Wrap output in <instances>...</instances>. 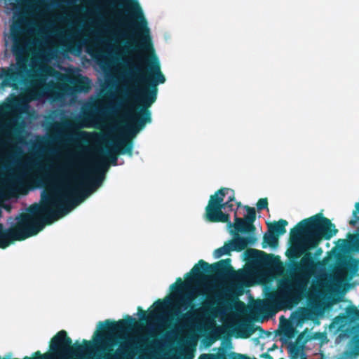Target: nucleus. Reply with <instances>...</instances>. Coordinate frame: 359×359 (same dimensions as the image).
<instances>
[{"label": "nucleus", "mask_w": 359, "mask_h": 359, "mask_svg": "<svg viewBox=\"0 0 359 359\" xmlns=\"http://www.w3.org/2000/svg\"><path fill=\"white\" fill-rule=\"evenodd\" d=\"M358 352L359 337H355L350 343V349L343 353L341 359H357Z\"/></svg>", "instance_id": "22"}, {"label": "nucleus", "mask_w": 359, "mask_h": 359, "mask_svg": "<svg viewBox=\"0 0 359 359\" xmlns=\"http://www.w3.org/2000/svg\"><path fill=\"white\" fill-rule=\"evenodd\" d=\"M113 39L118 42L121 40L126 39L129 37L128 32L126 30L118 29L117 27L111 32Z\"/></svg>", "instance_id": "28"}, {"label": "nucleus", "mask_w": 359, "mask_h": 359, "mask_svg": "<svg viewBox=\"0 0 359 359\" xmlns=\"http://www.w3.org/2000/svg\"><path fill=\"white\" fill-rule=\"evenodd\" d=\"M58 20L60 21V22H66L67 20V17H64V16H60L58 18Z\"/></svg>", "instance_id": "45"}, {"label": "nucleus", "mask_w": 359, "mask_h": 359, "mask_svg": "<svg viewBox=\"0 0 359 359\" xmlns=\"http://www.w3.org/2000/svg\"><path fill=\"white\" fill-rule=\"evenodd\" d=\"M50 38V36H46L45 41H47L48 39Z\"/></svg>", "instance_id": "49"}, {"label": "nucleus", "mask_w": 359, "mask_h": 359, "mask_svg": "<svg viewBox=\"0 0 359 359\" xmlns=\"http://www.w3.org/2000/svg\"><path fill=\"white\" fill-rule=\"evenodd\" d=\"M123 74V72L121 73ZM121 76H123L121 75ZM123 81V77H121ZM123 88V97L118 100L115 93H111L109 95L111 100L105 102L102 99L97 100L93 102H88L83 105L82 114L85 119L90 121L93 126L104 121L112 116H117L121 111H124L123 114L129 109L133 111L134 108L129 106L128 98H133L135 100L134 93L132 95L127 96L125 95V89H133L131 84H125L122 81Z\"/></svg>", "instance_id": "7"}, {"label": "nucleus", "mask_w": 359, "mask_h": 359, "mask_svg": "<svg viewBox=\"0 0 359 359\" xmlns=\"http://www.w3.org/2000/svg\"><path fill=\"white\" fill-rule=\"evenodd\" d=\"M287 222L285 219H280L276 222L272 226V230L275 231L277 236L283 235L285 232V226L287 225Z\"/></svg>", "instance_id": "27"}, {"label": "nucleus", "mask_w": 359, "mask_h": 359, "mask_svg": "<svg viewBox=\"0 0 359 359\" xmlns=\"http://www.w3.org/2000/svg\"><path fill=\"white\" fill-rule=\"evenodd\" d=\"M20 29V25L15 24L11 28V37L13 41L11 51L14 55L19 57L20 59L18 61H23L25 63L23 60H21V57L26 52L28 41L25 39L19 36Z\"/></svg>", "instance_id": "15"}, {"label": "nucleus", "mask_w": 359, "mask_h": 359, "mask_svg": "<svg viewBox=\"0 0 359 359\" xmlns=\"http://www.w3.org/2000/svg\"><path fill=\"white\" fill-rule=\"evenodd\" d=\"M302 273L292 279L282 278L278 288L270 293L266 299L255 303V309L259 312H276L290 310L297 304L306 294L309 278L315 268L311 252H306L297 266Z\"/></svg>", "instance_id": "3"}, {"label": "nucleus", "mask_w": 359, "mask_h": 359, "mask_svg": "<svg viewBox=\"0 0 359 359\" xmlns=\"http://www.w3.org/2000/svg\"><path fill=\"white\" fill-rule=\"evenodd\" d=\"M355 210L353 212L352 219L350 220L349 223L351 226H355L359 224V216L357 214H359V202L355 204Z\"/></svg>", "instance_id": "36"}, {"label": "nucleus", "mask_w": 359, "mask_h": 359, "mask_svg": "<svg viewBox=\"0 0 359 359\" xmlns=\"http://www.w3.org/2000/svg\"><path fill=\"white\" fill-rule=\"evenodd\" d=\"M235 201L234 191L229 188H222L212 195L205 208V219L212 222H227L228 226H234L237 231H250L253 226L245 219L235 215V224L229 220V215L222 212L233 210Z\"/></svg>", "instance_id": "6"}, {"label": "nucleus", "mask_w": 359, "mask_h": 359, "mask_svg": "<svg viewBox=\"0 0 359 359\" xmlns=\"http://www.w3.org/2000/svg\"><path fill=\"white\" fill-rule=\"evenodd\" d=\"M102 44L103 45L106 51L109 54H111L114 52L116 53H118L121 50L120 46H114V45L112 43H111L110 41H107V40L102 41Z\"/></svg>", "instance_id": "30"}, {"label": "nucleus", "mask_w": 359, "mask_h": 359, "mask_svg": "<svg viewBox=\"0 0 359 359\" xmlns=\"http://www.w3.org/2000/svg\"><path fill=\"white\" fill-rule=\"evenodd\" d=\"M29 72L23 61L16 62L15 68H8V69L0 68V79H2L0 88L4 90L8 87L18 88V85L25 83Z\"/></svg>", "instance_id": "11"}, {"label": "nucleus", "mask_w": 359, "mask_h": 359, "mask_svg": "<svg viewBox=\"0 0 359 359\" xmlns=\"http://www.w3.org/2000/svg\"><path fill=\"white\" fill-rule=\"evenodd\" d=\"M128 46H125V47L123 48V50H125L126 48H127Z\"/></svg>", "instance_id": "50"}, {"label": "nucleus", "mask_w": 359, "mask_h": 359, "mask_svg": "<svg viewBox=\"0 0 359 359\" xmlns=\"http://www.w3.org/2000/svg\"><path fill=\"white\" fill-rule=\"evenodd\" d=\"M287 350L290 359H306L303 347L299 346L297 342H290L287 346Z\"/></svg>", "instance_id": "20"}, {"label": "nucleus", "mask_w": 359, "mask_h": 359, "mask_svg": "<svg viewBox=\"0 0 359 359\" xmlns=\"http://www.w3.org/2000/svg\"><path fill=\"white\" fill-rule=\"evenodd\" d=\"M54 55V50L51 48L41 49L37 53V57L41 60L48 62Z\"/></svg>", "instance_id": "26"}, {"label": "nucleus", "mask_w": 359, "mask_h": 359, "mask_svg": "<svg viewBox=\"0 0 359 359\" xmlns=\"http://www.w3.org/2000/svg\"><path fill=\"white\" fill-rule=\"evenodd\" d=\"M231 292L232 288L229 287L213 292L211 299L208 300V303L210 304H218V306L211 309V312L214 316L219 315L220 317H224L232 309L231 304L227 301V299L231 297Z\"/></svg>", "instance_id": "13"}, {"label": "nucleus", "mask_w": 359, "mask_h": 359, "mask_svg": "<svg viewBox=\"0 0 359 359\" xmlns=\"http://www.w3.org/2000/svg\"><path fill=\"white\" fill-rule=\"evenodd\" d=\"M196 348L191 344H182L173 351L164 353L165 359H194Z\"/></svg>", "instance_id": "17"}, {"label": "nucleus", "mask_w": 359, "mask_h": 359, "mask_svg": "<svg viewBox=\"0 0 359 359\" xmlns=\"http://www.w3.org/2000/svg\"><path fill=\"white\" fill-rule=\"evenodd\" d=\"M256 238L254 236H248L247 238H241L238 235L229 241V244L231 251H241L245 249L248 245H254Z\"/></svg>", "instance_id": "19"}, {"label": "nucleus", "mask_w": 359, "mask_h": 359, "mask_svg": "<svg viewBox=\"0 0 359 359\" xmlns=\"http://www.w3.org/2000/svg\"><path fill=\"white\" fill-rule=\"evenodd\" d=\"M245 208L247 211V214L245 215L244 219L252 225L256 219L255 210L248 206H245Z\"/></svg>", "instance_id": "33"}, {"label": "nucleus", "mask_w": 359, "mask_h": 359, "mask_svg": "<svg viewBox=\"0 0 359 359\" xmlns=\"http://www.w3.org/2000/svg\"><path fill=\"white\" fill-rule=\"evenodd\" d=\"M250 278V273L248 271H239L235 272L231 271L229 273V280L233 283H237L238 285H242L246 282Z\"/></svg>", "instance_id": "21"}, {"label": "nucleus", "mask_w": 359, "mask_h": 359, "mask_svg": "<svg viewBox=\"0 0 359 359\" xmlns=\"http://www.w3.org/2000/svg\"><path fill=\"white\" fill-rule=\"evenodd\" d=\"M65 79L67 81L70 82V83H74V79L72 76H66L65 77Z\"/></svg>", "instance_id": "44"}, {"label": "nucleus", "mask_w": 359, "mask_h": 359, "mask_svg": "<svg viewBox=\"0 0 359 359\" xmlns=\"http://www.w3.org/2000/svg\"><path fill=\"white\" fill-rule=\"evenodd\" d=\"M171 332H167L164 334V336L160 339L154 340L152 341L151 344V348H148L146 352V355L149 356H154L155 354V351L152 350L151 348H162L167 346V339L170 337Z\"/></svg>", "instance_id": "24"}, {"label": "nucleus", "mask_w": 359, "mask_h": 359, "mask_svg": "<svg viewBox=\"0 0 359 359\" xmlns=\"http://www.w3.org/2000/svg\"><path fill=\"white\" fill-rule=\"evenodd\" d=\"M108 86H109V84H108V83H107V84L104 86V88H107Z\"/></svg>", "instance_id": "51"}, {"label": "nucleus", "mask_w": 359, "mask_h": 359, "mask_svg": "<svg viewBox=\"0 0 359 359\" xmlns=\"http://www.w3.org/2000/svg\"><path fill=\"white\" fill-rule=\"evenodd\" d=\"M29 104L25 100L17 98L8 100L0 106V134L11 133L18 124L20 115L29 109ZM4 140L0 137V146Z\"/></svg>", "instance_id": "10"}, {"label": "nucleus", "mask_w": 359, "mask_h": 359, "mask_svg": "<svg viewBox=\"0 0 359 359\" xmlns=\"http://www.w3.org/2000/svg\"><path fill=\"white\" fill-rule=\"evenodd\" d=\"M111 142L108 144L116 154L133 156V143L127 142V140L123 138L119 133L111 137Z\"/></svg>", "instance_id": "16"}, {"label": "nucleus", "mask_w": 359, "mask_h": 359, "mask_svg": "<svg viewBox=\"0 0 359 359\" xmlns=\"http://www.w3.org/2000/svg\"><path fill=\"white\" fill-rule=\"evenodd\" d=\"M231 251V249L228 243L224 244L222 247L216 249L213 252V256L215 259H219L223 255L229 254Z\"/></svg>", "instance_id": "29"}, {"label": "nucleus", "mask_w": 359, "mask_h": 359, "mask_svg": "<svg viewBox=\"0 0 359 359\" xmlns=\"http://www.w3.org/2000/svg\"><path fill=\"white\" fill-rule=\"evenodd\" d=\"M344 266L346 268L351 269L352 270H356L358 269V264L354 260H348L344 263Z\"/></svg>", "instance_id": "40"}, {"label": "nucleus", "mask_w": 359, "mask_h": 359, "mask_svg": "<svg viewBox=\"0 0 359 359\" xmlns=\"http://www.w3.org/2000/svg\"><path fill=\"white\" fill-rule=\"evenodd\" d=\"M51 153H53V154L58 153V150L56 149H51Z\"/></svg>", "instance_id": "47"}, {"label": "nucleus", "mask_w": 359, "mask_h": 359, "mask_svg": "<svg viewBox=\"0 0 359 359\" xmlns=\"http://www.w3.org/2000/svg\"><path fill=\"white\" fill-rule=\"evenodd\" d=\"M104 152L105 156H107L109 158L114 155H117L116 152L114 150H112V149L109 147L108 144L106 145V149L104 151Z\"/></svg>", "instance_id": "42"}, {"label": "nucleus", "mask_w": 359, "mask_h": 359, "mask_svg": "<svg viewBox=\"0 0 359 359\" xmlns=\"http://www.w3.org/2000/svg\"><path fill=\"white\" fill-rule=\"evenodd\" d=\"M133 321L134 318L130 316L116 323H110L109 320L100 321L97 324V330L107 329V331L97 333L92 343L84 340V345L75 344L74 349L70 346L72 339L67 337L65 331L61 330L52 338L50 348L53 351L61 350L57 355L53 354L55 359H69L72 356H76L79 359L87 356L90 359L96 355L97 351H108L118 342V352L125 354L130 349L137 348L147 339L142 334H135Z\"/></svg>", "instance_id": "2"}, {"label": "nucleus", "mask_w": 359, "mask_h": 359, "mask_svg": "<svg viewBox=\"0 0 359 359\" xmlns=\"http://www.w3.org/2000/svg\"><path fill=\"white\" fill-rule=\"evenodd\" d=\"M126 69L123 72V81L131 84L133 89H125V95L134 93L135 102L142 106L138 111L131 109L123 114L127 123L119 130V134L131 142L130 138L135 137L144 128L147 123H151V112L149 109L157 99L159 84L164 83L165 78L161 72V65L155 55H148L138 52L123 59Z\"/></svg>", "instance_id": "1"}, {"label": "nucleus", "mask_w": 359, "mask_h": 359, "mask_svg": "<svg viewBox=\"0 0 359 359\" xmlns=\"http://www.w3.org/2000/svg\"><path fill=\"white\" fill-rule=\"evenodd\" d=\"M170 288L175 291L163 302L160 299L155 302L153 305L155 308L148 316L144 311L138 313L141 320H147V330L151 337L168 327L173 315L178 316L188 309L198 293V287L193 285L190 280L180 285L174 283Z\"/></svg>", "instance_id": "4"}, {"label": "nucleus", "mask_w": 359, "mask_h": 359, "mask_svg": "<svg viewBox=\"0 0 359 359\" xmlns=\"http://www.w3.org/2000/svg\"><path fill=\"white\" fill-rule=\"evenodd\" d=\"M182 320L185 327L197 330H209L215 324L214 317L203 307L188 311L182 316Z\"/></svg>", "instance_id": "12"}, {"label": "nucleus", "mask_w": 359, "mask_h": 359, "mask_svg": "<svg viewBox=\"0 0 359 359\" xmlns=\"http://www.w3.org/2000/svg\"><path fill=\"white\" fill-rule=\"evenodd\" d=\"M337 230L330 219L316 215L300 222L291 231L294 245L291 253L299 257L308 250L313 248L322 238L330 239Z\"/></svg>", "instance_id": "5"}, {"label": "nucleus", "mask_w": 359, "mask_h": 359, "mask_svg": "<svg viewBox=\"0 0 359 359\" xmlns=\"http://www.w3.org/2000/svg\"><path fill=\"white\" fill-rule=\"evenodd\" d=\"M264 242L271 246H276L278 245V238L272 232L266 233L264 236Z\"/></svg>", "instance_id": "31"}, {"label": "nucleus", "mask_w": 359, "mask_h": 359, "mask_svg": "<svg viewBox=\"0 0 359 359\" xmlns=\"http://www.w3.org/2000/svg\"><path fill=\"white\" fill-rule=\"evenodd\" d=\"M57 29V26L56 23L52 20H48L47 21V25L39 29V33L42 34H47L50 30H55Z\"/></svg>", "instance_id": "32"}, {"label": "nucleus", "mask_w": 359, "mask_h": 359, "mask_svg": "<svg viewBox=\"0 0 359 359\" xmlns=\"http://www.w3.org/2000/svg\"><path fill=\"white\" fill-rule=\"evenodd\" d=\"M62 128H59L56 126L54 129L59 135L64 134L69 140H78L86 139L90 137V133L86 131L74 132V126L70 121H65L62 123Z\"/></svg>", "instance_id": "18"}, {"label": "nucleus", "mask_w": 359, "mask_h": 359, "mask_svg": "<svg viewBox=\"0 0 359 359\" xmlns=\"http://www.w3.org/2000/svg\"><path fill=\"white\" fill-rule=\"evenodd\" d=\"M71 25L70 29L68 31H60L56 36L58 41L64 46L72 47L78 43L79 46L81 47L86 43V40L81 41L83 36V30L81 28L73 29V26L75 25L74 22H72Z\"/></svg>", "instance_id": "14"}, {"label": "nucleus", "mask_w": 359, "mask_h": 359, "mask_svg": "<svg viewBox=\"0 0 359 359\" xmlns=\"http://www.w3.org/2000/svg\"><path fill=\"white\" fill-rule=\"evenodd\" d=\"M231 262L230 259H226L209 265L208 263L205 261L200 260L198 263L192 268L189 273L187 274L189 277L186 280H190L193 285L198 287V293L196 294V297L203 294L207 290V279L205 277L201 276V271H215L221 276L229 278V273L232 271L230 269Z\"/></svg>", "instance_id": "8"}, {"label": "nucleus", "mask_w": 359, "mask_h": 359, "mask_svg": "<svg viewBox=\"0 0 359 359\" xmlns=\"http://www.w3.org/2000/svg\"><path fill=\"white\" fill-rule=\"evenodd\" d=\"M39 43L41 45H42V42H41V41H40V42H39L38 40H34V41H33V44H34V45H37Z\"/></svg>", "instance_id": "46"}, {"label": "nucleus", "mask_w": 359, "mask_h": 359, "mask_svg": "<svg viewBox=\"0 0 359 359\" xmlns=\"http://www.w3.org/2000/svg\"><path fill=\"white\" fill-rule=\"evenodd\" d=\"M345 276V272L342 269H338L334 271L333 274L332 281L337 282V283H341L344 279Z\"/></svg>", "instance_id": "35"}, {"label": "nucleus", "mask_w": 359, "mask_h": 359, "mask_svg": "<svg viewBox=\"0 0 359 359\" xmlns=\"http://www.w3.org/2000/svg\"><path fill=\"white\" fill-rule=\"evenodd\" d=\"M281 332L285 339L290 340L295 336V330L293 326L288 322H287L283 325Z\"/></svg>", "instance_id": "25"}, {"label": "nucleus", "mask_w": 359, "mask_h": 359, "mask_svg": "<svg viewBox=\"0 0 359 359\" xmlns=\"http://www.w3.org/2000/svg\"><path fill=\"white\" fill-rule=\"evenodd\" d=\"M199 359H226V353L223 351L217 354L203 353L200 355Z\"/></svg>", "instance_id": "34"}, {"label": "nucleus", "mask_w": 359, "mask_h": 359, "mask_svg": "<svg viewBox=\"0 0 359 359\" xmlns=\"http://www.w3.org/2000/svg\"><path fill=\"white\" fill-rule=\"evenodd\" d=\"M107 57L105 55L98 54L95 57V62L99 65L101 70L106 74V81L109 83L111 75L109 74L110 65L107 62Z\"/></svg>", "instance_id": "23"}, {"label": "nucleus", "mask_w": 359, "mask_h": 359, "mask_svg": "<svg viewBox=\"0 0 359 359\" xmlns=\"http://www.w3.org/2000/svg\"><path fill=\"white\" fill-rule=\"evenodd\" d=\"M268 201L266 198H261L258 201L257 207L258 210L267 208Z\"/></svg>", "instance_id": "41"}, {"label": "nucleus", "mask_w": 359, "mask_h": 359, "mask_svg": "<svg viewBox=\"0 0 359 359\" xmlns=\"http://www.w3.org/2000/svg\"><path fill=\"white\" fill-rule=\"evenodd\" d=\"M349 245L353 250L359 252V233L355 236H351Z\"/></svg>", "instance_id": "37"}, {"label": "nucleus", "mask_w": 359, "mask_h": 359, "mask_svg": "<svg viewBox=\"0 0 359 359\" xmlns=\"http://www.w3.org/2000/svg\"><path fill=\"white\" fill-rule=\"evenodd\" d=\"M269 255H266V257L264 258V260H265L266 262H268V261H269Z\"/></svg>", "instance_id": "48"}, {"label": "nucleus", "mask_w": 359, "mask_h": 359, "mask_svg": "<svg viewBox=\"0 0 359 359\" xmlns=\"http://www.w3.org/2000/svg\"><path fill=\"white\" fill-rule=\"evenodd\" d=\"M226 359H257L255 358H250L242 354L236 353H226Z\"/></svg>", "instance_id": "38"}, {"label": "nucleus", "mask_w": 359, "mask_h": 359, "mask_svg": "<svg viewBox=\"0 0 359 359\" xmlns=\"http://www.w3.org/2000/svg\"><path fill=\"white\" fill-rule=\"evenodd\" d=\"M211 330L212 335L217 337L224 333V330L222 326H215V323L213 327H210L209 330Z\"/></svg>", "instance_id": "39"}, {"label": "nucleus", "mask_w": 359, "mask_h": 359, "mask_svg": "<svg viewBox=\"0 0 359 359\" xmlns=\"http://www.w3.org/2000/svg\"><path fill=\"white\" fill-rule=\"evenodd\" d=\"M128 2L126 7L130 10V17L132 20L130 27L135 31L137 36L140 38L137 46L139 48L144 52H149L152 49L151 43L150 29L148 27V22L144 16L143 11L140 7L137 0H123Z\"/></svg>", "instance_id": "9"}, {"label": "nucleus", "mask_w": 359, "mask_h": 359, "mask_svg": "<svg viewBox=\"0 0 359 359\" xmlns=\"http://www.w3.org/2000/svg\"><path fill=\"white\" fill-rule=\"evenodd\" d=\"M29 181H32V176L30 177Z\"/></svg>", "instance_id": "52"}, {"label": "nucleus", "mask_w": 359, "mask_h": 359, "mask_svg": "<svg viewBox=\"0 0 359 359\" xmlns=\"http://www.w3.org/2000/svg\"><path fill=\"white\" fill-rule=\"evenodd\" d=\"M109 158L111 160V164L113 166H116L118 165V157H117V155H114V156H111Z\"/></svg>", "instance_id": "43"}]
</instances>
